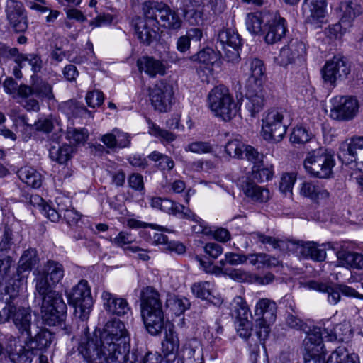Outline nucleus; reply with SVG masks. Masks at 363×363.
<instances>
[{"label":"nucleus","mask_w":363,"mask_h":363,"mask_svg":"<svg viewBox=\"0 0 363 363\" xmlns=\"http://www.w3.org/2000/svg\"><path fill=\"white\" fill-rule=\"evenodd\" d=\"M88 330H82L78 350L88 363H113L123 361L125 353L130 352V337L123 322L114 319L105 325L100 339L96 335L89 337Z\"/></svg>","instance_id":"obj_1"},{"label":"nucleus","mask_w":363,"mask_h":363,"mask_svg":"<svg viewBox=\"0 0 363 363\" xmlns=\"http://www.w3.org/2000/svg\"><path fill=\"white\" fill-rule=\"evenodd\" d=\"M140 313L147 332L160 334L164 328V315L160 292L152 286L144 287L140 294Z\"/></svg>","instance_id":"obj_2"},{"label":"nucleus","mask_w":363,"mask_h":363,"mask_svg":"<svg viewBox=\"0 0 363 363\" xmlns=\"http://www.w3.org/2000/svg\"><path fill=\"white\" fill-rule=\"evenodd\" d=\"M343 326L341 325H337L334 328V332L328 329H324L321 333L319 328H315L313 332L311 330L306 333V337L303 340V347L306 352L305 354V363H325L321 361V356L326 354V349L325 345H323V339L324 338L328 342H333L335 340H342L343 337L337 333L341 330ZM333 351L330 354H332ZM329 356L328 358L330 357ZM328 359L325 363H328Z\"/></svg>","instance_id":"obj_3"},{"label":"nucleus","mask_w":363,"mask_h":363,"mask_svg":"<svg viewBox=\"0 0 363 363\" xmlns=\"http://www.w3.org/2000/svg\"><path fill=\"white\" fill-rule=\"evenodd\" d=\"M68 303L74 308V315L79 319L80 323L77 329L87 330L88 326L86 320L89 318L92 305L93 298L88 281L81 280L75 285L67 294Z\"/></svg>","instance_id":"obj_4"},{"label":"nucleus","mask_w":363,"mask_h":363,"mask_svg":"<svg viewBox=\"0 0 363 363\" xmlns=\"http://www.w3.org/2000/svg\"><path fill=\"white\" fill-rule=\"evenodd\" d=\"M208 101L216 116L225 121L233 118L239 109L229 90L223 86L214 87L208 95Z\"/></svg>","instance_id":"obj_5"},{"label":"nucleus","mask_w":363,"mask_h":363,"mask_svg":"<svg viewBox=\"0 0 363 363\" xmlns=\"http://www.w3.org/2000/svg\"><path fill=\"white\" fill-rule=\"evenodd\" d=\"M282 108L269 110L262 119V133L264 140L279 143L285 136L290 120Z\"/></svg>","instance_id":"obj_6"},{"label":"nucleus","mask_w":363,"mask_h":363,"mask_svg":"<svg viewBox=\"0 0 363 363\" xmlns=\"http://www.w3.org/2000/svg\"><path fill=\"white\" fill-rule=\"evenodd\" d=\"M335 164L333 155L323 147L308 152L303 163L307 172L321 179L330 177Z\"/></svg>","instance_id":"obj_7"},{"label":"nucleus","mask_w":363,"mask_h":363,"mask_svg":"<svg viewBox=\"0 0 363 363\" xmlns=\"http://www.w3.org/2000/svg\"><path fill=\"white\" fill-rule=\"evenodd\" d=\"M145 16L158 21V25L169 30H177L182 27L178 14L167 4L157 1H145L143 6Z\"/></svg>","instance_id":"obj_8"},{"label":"nucleus","mask_w":363,"mask_h":363,"mask_svg":"<svg viewBox=\"0 0 363 363\" xmlns=\"http://www.w3.org/2000/svg\"><path fill=\"white\" fill-rule=\"evenodd\" d=\"M43 297L41 306L42 318L49 326L55 325L62 320L67 306L62 296L56 291H48L40 294Z\"/></svg>","instance_id":"obj_9"},{"label":"nucleus","mask_w":363,"mask_h":363,"mask_svg":"<svg viewBox=\"0 0 363 363\" xmlns=\"http://www.w3.org/2000/svg\"><path fill=\"white\" fill-rule=\"evenodd\" d=\"M64 273V267L61 263L51 259L47 261L36 278V291L39 294L53 291L52 288L61 281Z\"/></svg>","instance_id":"obj_10"},{"label":"nucleus","mask_w":363,"mask_h":363,"mask_svg":"<svg viewBox=\"0 0 363 363\" xmlns=\"http://www.w3.org/2000/svg\"><path fill=\"white\" fill-rule=\"evenodd\" d=\"M242 45L240 36L230 28L221 30L218 35L216 48L223 52V57L231 62H238L240 60V49Z\"/></svg>","instance_id":"obj_11"},{"label":"nucleus","mask_w":363,"mask_h":363,"mask_svg":"<svg viewBox=\"0 0 363 363\" xmlns=\"http://www.w3.org/2000/svg\"><path fill=\"white\" fill-rule=\"evenodd\" d=\"M331 104L330 116L336 121H350L359 111V102L356 98L352 96H335L331 99Z\"/></svg>","instance_id":"obj_12"},{"label":"nucleus","mask_w":363,"mask_h":363,"mask_svg":"<svg viewBox=\"0 0 363 363\" xmlns=\"http://www.w3.org/2000/svg\"><path fill=\"white\" fill-rule=\"evenodd\" d=\"M308 289L328 294V301L332 305H336L340 300V294L350 297L363 299V295L354 289L344 284H328L317 281L307 283Z\"/></svg>","instance_id":"obj_13"},{"label":"nucleus","mask_w":363,"mask_h":363,"mask_svg":"<svg viewBox=\"0 0 363 363\" xmlns=\"http://www.w3.org/2000/svg\"><path fill=\"white\" fill-rule=\"evenodd\" d=\"M149 96L152 106L156 111L163 113L168 111L172 104L174 91L172 86L160 80L149 88Z\"/></svg>","instance_id":"obj_14"},{"label":"nucleus","mask_w":363,"mask_h":363,"mask_svg":"<svg viewBox=\"0 0 363 363\" xmlns=\"http://www.w3.org/2000/svg\"><path fill=\"white\" fill-rule=\"evenodd\" d=\"M5 13L9 26L16 33H24L28 28V19L26 9L22 1L6 0Z\"/></svg>","instance_id":"obj_15"},{"label":"nucleus","mask_w":363,"mask_h":363,"mask_svg":"<svg viewBox=\"0 0 363 363\" xmlns=\"http://www.w3.org/2000/svg\"><path fill=\"white\" fill-rule=\"evenodd\" d=\"M350 72V66L341 55H335L328 61L322 69L323 79L325 82L334 85L337 79L346 78Z\"/></svg>","instance_id":"obj_16"},{"label":"nucleus","mask_w":363,"mask_h":363,"mask_svg":"<svg viewBox=\"0 0 363 363\" xmlns=\"http://www.w3.org/2000/svg\"><path fill=\"white\" fill-rule=\"evenodd\" d=\"M12 307L11 318L13 323L22 335L30 336L38 329V326L32 321L31 310L30 308L16 307L10 303Z\"/></svg>","instance_id":"obj_17"},{"label":"nucleus","mask_w":363,"mask_h":363,"mask_svg":"<svg viewBox=\"0 0 363 363\" xmlns=\"http://www.w3.org/2000/svg\"><path fill=\"white\" fill-rule=\"evenodd\" d=\"M6 338V352L13 363H31L35 352L27 346V342L23 345L20 344L19 337L12 335H7Z\"/></svg>","instance_id":"obj_18"},{"label":"nucleus","mask_w":363,"mask_h":363,"mask_svg":"<svg viewBox=\"0 0 363 363\" xmlns=\"http://www.w3.org/2000/svg\"><path fill=\"white\" fill-rule=\"evenodd\" d=\"M306 51V48L303 42L293 39L280 50L279 55L274 58V60L277 65L286 67L295 63L298 59L305 55Z\"/></svg>","instance_id":"obj_19"},{"label":"nucleus","mask_w":363,"mask_h":363,"mask_svg":"<svg viewBox=\"0 0 363 363\" xmlns=\"http://www.w3.org/2000/svg\"><path fill=\"white\" fill-rule=\"evenodd\" d=\"M361 151H363V137H354L340 144L338 158L346 165L353 162H356V165H357V160H361Z\"/></svg>","instance_id":"obj_20"},{"label":"nucleus","mask_w":363,"mask_h":363,"mask_svg":"<svg viewBox=\"0 0 363 363\" xmlns=\"http://www.w3.org/2000/svg\"><path fill=\"white\" fill-rule=\"evenodd\" d=\"M135 35L140 43L150 45L158 37V21L147 18H139L135 25Z\"/></svg>","instance_id":"obj_21"},{"label":"nucleus","mask_w":363,"mask_h":363,"mask_svg":"<svg viewBox=\"0 0 363 363\" xmlns=\"http://www.w3.org/2000/svg\"><path fill=\"white\" fill-rule=\"evenodd\" d=\"M245 96L248 100L247 109L252 116L261 111L265 102V93L262 86L246 84Z\"/></svg>","instance_id":"obj_22"},{"label":"nucleus","mask_w":363,"mask_h":363,"mask_svg":"<svg viewBox=\"0 0 363 363\" xmlns=\"http://www.w3.org/2000/svg\"><path fill=\"white\" fill-rule=\"evenodd\" d=\"M101 299L105 310L110 314L118 316L124 315L130 311L128 303L125 298L104 291L101 294Z\"/></svg>","instance_id":"obj_23"},{"label":"nucleus","mask_w":363,"mask_h":363,"mask_svg":"<svg viewBox=\"0 0 363 363\" xmlns=\"http://www.w3.org/2000/svg\"><path fill=\"white\" fill-rule=\"evenodd\" d=\"M151 206L159 208L169 214L178 216L181 218L193 216L192 211L190 209L168 199H162L160 197L153 198L151 200Z\"/></svg>","instance_id":"obj_24"},{"label":"nucleus","mask_w":363,"mask_h":363,"mask_svg":"<svg viewBox=\"0 0 363 363\" xmlns=\"http://www.w3.org/2000/svg\"><path fill=\"white\" fill-rule=\"evenodd\" d=\"M267 24V30L264 36L267 43L274 44L285 36L287 29L284 18L277 16V13H272V20Z\"/></svg>","instance_id":"obj_25"},{"label":"nucleus","mask_w":363,"mask_h":363,"mask_svg":"<svg viewBox=\"0 0 363 363\" xmlns=\"http://www.w3.org/2000/svg\"><path fill=\"white\" fill-rule=\"evenodd\" d=\"M245 65L248 69L246 84L263 86L267 77L263 61L258 58H250L245 62Z\"/></svg>","instance_id":"obj_26"},{"label":"nucleus","mask_w":363,"mask_h":363,"mask_svg":"<svg viewBox=\"0 0 363 363\" xmlns=\"http://www.w3.org/2000/svg\"><path fill=\"white\" fill-rule=\"evenodd\" d=\"M277 303L269 298L259 299L255 307V319L266 320L274 323L277 318Z\"/></svg>","instance_id":"obj_27"},{"label":"nucleus","mask_w":363,"mask_h":363,"mask_svg":"<svg viewBox=\"0 0 363 363\" xmlns=\"http://www.w3.org/2000/svg\"><path fill=\"white\" fill-rule=\"evenodd\" d=\"M202 348L200 342L193 339L186 342L181 352L177 363L202 362Z\"/></svg>","instance_id":"obj_28"},{"label":"nucleus","mask_w":363,"mask_h":363,"mask_svg":"<svg viewBox=\"0 0 363 363\" xmlns=\"http://www.w3.org/2000/svg\"><path fill=\"white\" fill-rule=\"evenodd\" d=\"M137 67L140 72H144L150 77H155L157 74L164 75L166 67L159 60L152 57L143 56L137 60Z\"/></svg>","instance_id":"obj_29"},{"label":"nucleus","mask_w":363,"mask_h":363,"mask_svg":"<svg viewBox=\"0 0 363 363\" xmlns=\"http://www.w3.org/2000/svg\"><path fill=\"white\" fill-rule=\"evenodd\" d=\"M326 5L327 0H304L303 9L307 21L314 23L323 18L325 16Z\"/></svg>","instance_id":"obj_30"},{"label":"nucleus","mask_w":363,"mask_h":363,"mask_svg":"<svg viewBox=\"0 0 363 363\" xmlns=\"http://www.w3.org/2000/svg\"><path fill=\"white\" fill-rule=\"evenodd\" d=\"M27 346L32 348L34 352L43 350L48 347L52 340V334L46 329L40 328L33 333L32 335L27 336Z\"/></svg>","instance_id":"obj_31"},{"label":"nucleus","mask_w":363,"mask_h":363,"mask_svg":"<svg viewBox=\"0 0 363 363\" xmlns=\"http://www.w3.org/2000/svg\"><path fill=\"white\" fill-rule=\"evenodd\" d=\"M242 189L245 195L254 202L267 203L271 199L269 189L260 186L250 180L245 182Z\"/></svg>","instance_id":"obj_32"},{"label":"nucleus","mask_w":363,"mask_h":363,"mask_svg":"<svg viewBox=\"0 0 363 363\" xmlns=\"http://www.w3.org/2000/svg\"><path fill=\"white\" fill-rule=\"evenodd\" d=\"M272 14L267 11L249 13L246 18L247 30L252 34L260 33L262 25L269 23L272 20Z\"/></svg>","instance_id":"obj_33"},{"label":"nucleus","mask_w":363,"mask_h":363,"mask_svg":"<svg viewBox=\"0 0 363 363\" xmlns=\"http://www.w3.org/2000/svg\"><path fill=\"white\" fill-rule=\"evenodd\" d=\"M31 81L33 95L41 100H55L52 86L49 82L36 75L31 77Z\"/></svg>","instance_id":"obj_34"},{"label":"nucleus","mask_w":363,"mask_h":363,"mask_svg":"<svg viewBox=\"0 0 363 363\" xmlns=\"http://www.w3.org/2000/svg\"><path fill=\"white\" fill-rule=\"evenodd\" d=\"M113 363H160V359L152 352L133 350L130 353L125 352L123 361H114Z\"/></svg>","instance_id":"obj_35"},{"label":"nucleus","mask_w":363,"mask_h":363,"mask_svg":"<svg viewBox=\"0 0 363 363\" xmlns=\"http://www.w3.org/2000/svg\"><path fill=\"white\" fill-rule=\"evenodd\" d=\"M211 284L209 281H203L194 284L191 286L193 294L198 298L206 300L215 306H219L222 303L220 298L211 294Z\"/></svg>","instance_id":"obj_36"},{"label":"nucleus","mask_w":363,"mask_h":363,"mask_svg":"<svg viewBox=\"0 0 363 363\" xmlns=\"http://www.w3.org/2000/svg\"><path fill=\"white\" fill-rule=\"evenodd\" d=\"M337 256L340 264L347 268L363 269V255L359 253L342 250Z\"/></svg>","instance_id":"obj_37"},{"label":"nucleus","mask_w":363,"mask_h":363,"mask_svg":"<svg viewBox=\"0 0 363 363\" xmlns=\"http://www.w3.org/2000/svg\"><path fill=\"white\" fill-rule=\"evenodd\" d=\"M18 176L23 182L33 189H38L42 185L41 174L33 167H21L18 171Z\"/></svg>","instance_id":"obj_38"},{"label":"nucleus","mask_w":363,"mask_h":363,"mask_svg":"<svg viewBox=\"0 0 363 363\" xmlns=\"http://www.w3.org/2000/svg\"><path fill=\"white\" fill-rule=\"evenodd\" d=\"M300 193L301 195L308 197L313 201L326 199L329 196V193L327 190L323 189L313 182H303L300 189Z\"/></svg>","instance_id":"obj_39"},{"label":"nucleus","mask_w":363,"mask_h":363,"mask_svg":"<svg viewBox=\"0 0 363 363\" xmlns=\"http://www.w3.org/2000/svg\"><path fill=\"white\" fill-rule=\"evenodd\" d=\"M340 8L343 12L341 18L342 23H346V26H350L351 21L362 12L360 5L350 1H342Z\"/></svg>","instance_id":"obj_40"},{"label":"nucleus","mask_w":363,"mask_h":363,"mask_svg":"<svg viewBox=\"0 0 363 363\" xmlns=\"http://www.w3.org/2000/svg\"><path fill=\"white\" fill-rule=\"evenodd\" d=\"M72 152L73 147L67 144L52 145L49 149L50 158L59 164L66 163L71 158Z\"/></svg>","instance_id":"obj_41"},{"label":"nucleus","mask_w":363,"mask_h":363,"mask_svg":"<svg viewBox=\"0 0 363 363\" xmlns=\"http://www.w3.org/2000/svg\"><path fill=\"white\" fill-rule=\"evenodd\" d=\"M38 255L35 250L30 248L24 251L16 269L17 276L31 270L32 267L38 262Z\"/></svg>","instance_id":"obj_42"},{"label":"nucleus","mask_w":363,"mask_h":363,"mask_svg":"<svg viewBox=\"0 0 363 363\" xmlns=\"http://www.w3.org/2000/svg\"><path fill=\"white\" fill-rule=\"evenodd\" d=\"M190 306L189 301L184 297H179L174 294H167L165 307L169 308L175 315H179L184 313Z\"/></svg>","instance_id":"obj_43"},{"label":"nucleus","mask_w":363,"mask_h":363,"mask_svg":"<svg viewBox=\"0 0 363 363\" xmlns=\"http://www.w3.org/2000/svg\"><path fill=\"white\" fill-rule=\"evenodd\" d=\"M179 346V342L177 335L173 330L169 329L168 332H166L165 338L162 342V353L167 357L172 355L173 359H174Z\"/></svg>","instance_id":"obj_44"},{"label":"nucleus","mask_w":363,"mask_h":363,"mask_svg":"<svg viewBox=\"0 0 363 363\" xmlns=\"http://www.w3.org/2000/svg\"><path fill=\"white\" fill-rule=\"evenodd\" d=\"M328 363H359V357L350 354L345 347H338L331 354Z\"/></svg>","instance_id":"obj_45"},{"label":"nucleus","mask_w":363,"mask_h":363,"mask_svg":"<svg viewBox=\"0 0 363 363\" xmlns=\"http://www.w3.org/2000/svg\"><path fill=\"white\" fill-rule=\"evenodd\" d=\"M245 146L242 142V137L237 135L227 142L225 150L232 157L242 158Z\"/></svg>","instance_id":"obj_46"},{"label":"nucleus","mask_w":363,"mask_h":363,"mask_svg":"<svg viewBox=\"0 0 363 363\" xmlns=\"http://www.w3.org/2000/svg\"><path fill=\"white\" fill-rule=\"evenodd\" d=\"M60 109L69 118L71 116H82L84 113L90 112L82 104H79L74 100H69L62 102L60 105Z\"/></svg>","instance_id":"obj_47"},{"label":"nucleus","mask_w":363,"mask_h":363,"mask_svg":"<svg viewBox=\"0 0 363 363\" xmlns=\"http://www.w3.org/2000/svg\"><path fill=\"white\" fill-rule=\"evenodd\" d=\"M184 18L191 26H199L204 21L203 7H184Z\"/></svg>","instance_id":"obj_48"},{"label":"nucleus","mask_w":363,"mask_h":363,"mask_svg":"<svg viewBox=\"0 0 363 363\" xmlns=\"http://www.w3.org/2000/svg\"><path fill=\"white\" fill-rule=\"evenodd\" d=\"M231 313L236 319L248 318L250 309L245 300L240 296H235L230 303Z\"/></svg>","instance_id":"obj_49"},{"label":"nucleus","mask_w":363,"mask_h":363,"mask_svg":"<svg viewBox=\"0 0 363 363\" xmlns=\"http://www.w3.org/2000/svg\"><path fill=\"white\" fill-rule=\"evenodd\" d=\"M26 283V276L21 274L19 277L17 273L6 282L5 291L11 298H15L18 296L19 291Z\"/></svg>","instance_id":"obj_50"},{"label":"nucleus","mask_w":363,"mask_h":363,"mask_svg":"<svg viewBox=\"0 0 363 363\" xmlns=\"http://www.w3.org/2000/svg\"><path fill=\"white\" fill-rule=\"evenodd\" d=\"M89 137L88 130L85 128H75L68 126L66 131V138L72 145L84 144Z\"/></svg>","instance_id":"obj_51"},{"label":"nucleus","mask_w":363,"mask_h":363,"mask_svg":"<svg viewBox=\"0 0 363 363\" xmlns=\"http://www.w3.org/2000/svg\"><path fill=\"white\" fill-rule=\"evenodd\" d=\"M190 59L193 62L209 65H213L217 60L218 56L213 49L206 48L191 55Z\"/></svg>","instance_id":"obj_52"},{"label":"nucleus","mask_w":363,"mask_h":363,"mask_svg":"<svg viewBox=\"0 0 363 363\" xmlns=\"http://www.w3.org/2000/svg\"><path fill=\"white\" fill-rule=\"evenodd\" d=\"M147 123L149 128V133L155 137L160 138L163 141L172 142L175 140L176 135L172 132L161 129L157 125L154 123L150 118H147Z\"/></svg>","instance_id":"obj_53"},{"label":"nucleus","mask_w":363,"mask_h":363,"mask_svg":"<svg viewBox=\"0 0 363 363\" xmlns=\"http://www.w3.org/2000/svg\"><path fill=\"white\" fill-rule=\"evenodd\" d=\"M273 323L266 320L255 319V333L260 342H264L268 338Z\"/></svg>","instance_id":"obj_54"},{"label":"nucleus","mask_w":363,"mask_h":363,"mask_svg":"<svg viewBox=\"0 0 363 363\" xmlns=\"http://www.w3.org/2000/svg\"><path fill=\"white\" fill-rule=\"evenodd\" d=\"M291 243L293 246L292 250L295 252V253L297 254V255L303 258L311 259V254L313 245V242L296 240L292 241Z\"/></svg>","instance_id":"obj_55"},{"label":"nucleus","mask_w":363,"mask_h":363,"mask_svg":"<svg viewBox=\"0 0 363 363\" xmlns=\"http://www.w3.org/2000/svg\"><path fill=\"white\" fill-rule=\"evenodd\" d=\"M250 235L251 238L257 242H259L263 245H269L274 249L280 248L284 243L283 241L279 239L272 236L266 235L259 231L253 232Z\"/></svg>","instance_id":"obj_56"},{"label":"nucleus","mask_w":363,"mask_h":363,"mask_svg":"<svg viewBox=\"0 0 363 363\" xmlns=\"http://www.w3.org/2000/svg\"><path fill=\"white\" fill-rule=\"evenodd\" d=\"M311 140V133L306 128L297 125L290 135V141L294 144H303Z\"/></svg>","instance_id":"obj_57"},{"label":"nucleus","mask_w":363,"mask_h":363,"mask_svg":"<svg viewBox=\"0 0 363 363\" xmlns=\"http://www.w3.org/2000/svg\"><path fill=\"white\" fill-rule=\"evenodd\" d=\"M236 329L240 337L247 339L251 335L252 324L248 318H238L236 322Z\"/></svg>","instance_id":"obj_58"},{"label":"nucleus","mask_w":363,"mask_h":363,"mask_svg":"<svg viewBox=\"0 0 363 363\" xmlns=\"http://www.w3.org/2000/svg\"><path fill=\"white\" fill-rule=\"evenodd\" d=\"M193 216L189 218H183L193 220L195 224L192 225V230L196 233H202L206 235L211 234L212 230L210 227L207 226L205 221L198 217L194 213L192 212Z\"/></svg>","instance_id":"obj_59"},{"label":"nucleus","mask_w":363,"mask_h":363,"mask_svg":"<svg viewBox=\"0 0 363 363\" xmlns=\"http://www.w3.org/2000/svg\"><path fill=\"white\" fill-rule=\"evenodd\" d=\"M223 274L228 275L232 279L237 281H247L251 280L252 275L240 269H224Z\"/></svg>","instance_id":"obj_60"},{"label":"nucleus","mask_w":363,"mask_h":363,"mask_svg":"<svg viewBox=\"0 0 363 363\" xmlns=\"http://www.w3.org/2000/svg\"><path fill=\"white\" fill-rule=\"evenodd\" d=\"M350 26H346V23H342V21L332 25L328 27L326 32L327 35L331 39H340L342 37L347 30V28Z\"/></svg>","instance_id":"obj_61"},{"label":"nucleus","mask_w":363,"mask_h":363,"mask_svg":"<svg viewBox=\"0 0 363 363\" xmlns=\"http://www.w3.org/2000/svg\"><path fill=\"white\" fill-rule=\"evenodd\" d=\"M243 153H245V158L249 162L259 167V164L262 162L263 155L255 148L251 145H246Z\"/></svg>","instance_id":"obj_62"},{"label":"nucleus","mask_w":363,"mask_h":363,"mask_svg":"<svg viewBox=\"0 0 363 363\" xmlns=\"http://www.w3.org/2000/svg\"><path fill=\"white\" fill-rule=\"evenodd\" d=\"M13 262V258L10 256L0 257V284H2L5 279L9 276Z\"/></svg>","instance_id":"obj_63"},{"label":"nucleus","mask_w":363,"mask_h":363,"mask_svg":"<svg viewBox=\"0 0 363 363\" xmlns=\"http://www.w3.org/2000/svg\"><path fill=\"white\" fill-rule=\"evenodd\" d=\"M104 94L98 90H94L87 93L86 101L89 107L95 108L102 104L104 101Z\"/></svg>","instance_id":"obj_64"}]
</instances>
